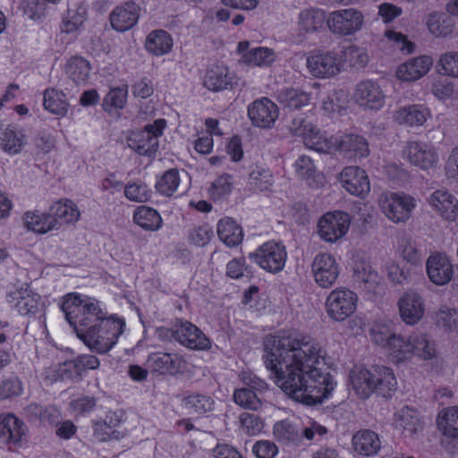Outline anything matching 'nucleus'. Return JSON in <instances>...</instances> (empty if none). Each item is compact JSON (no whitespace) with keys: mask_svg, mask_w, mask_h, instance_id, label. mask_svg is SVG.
Wrapping results in <instances>:
<instances>
[{"mask_svg":"<svg viewBox=\"0 0 458 458\" xmlns=\"http://www.w3.org/2000/svg\"><path fill=\"white\" fill-rule=\"evenodd\" d=\"M264 351L266 368L289 397L314 405L331 395L336 383L325 368L327 352L317 340L304 335H270Z\"/></svg>","mask_w":458,"mask_h":458,"instance_id":"obj_1","label":"nucleus"},{"mask_svg":"<svg viewBox=\"0 0 458 458\" xmlns=\"http://www.w3.org/2000/svg\"><path fill=\"white\" fill-rule=\"evenodd\" d=\"M61 310L77 336L92 351L109 352L123 333L125 322L101 308L98 300L78 293H68Z\"/></svg>","mask_w":458,"mask_h":458,"instance_id":"obj_2","label":"nucleus"},{"mask_svg":"<svg viewBox=\"0 0 458 458\" xmlns=\"http://www.w3.org/2000/svg\"><path fill=\"white\" fill-rule=\"evenodd\" d=\"M359 296L357 293L346 286L332 290L326 298L325 309L330 319L344 322L357 310Z\"/></svg>","mask_w":458,"mask_h":458,"instance_id":"obj_3","label":"nucleus"},{"mask_svg":"<svg viewBox=\"0 0 458 458\" xmlns=\"http://www.w3.org/2000/svg\"><path fill=\"white\" fill-rule=\"evenodd\" d=\"M378 205L384 215L394 223H405L417 207V200L405 193L385 192L378 198Z\"/></svg>","mask_w":458,"mask_h":458,"instance_id":"obj_4","label":"nucleus"},{"mask_svg":"<svg viewBox=\"0 0 458 458\" xmlns=\"http://www.w3.org/2000/svg\"><path fill=\"white\" fill-rule=\"evenodd\" d=\"M166 126L165 119H157L147 124L140 131L132 133L127 140L128 146L142 156L155 155L158 149V138Z\"/></svg>","mask_w":458,"mask_h":458,"instance_id":"obj_5","label":"nucleus"},{"mask_svg":"<svg viewBox=\"0 0 458 458\" xmlns=\"http://www.w3.org/2000/svg\"><path fill=\"white\" fill-rule=\"evenodd\" d=\"M249 257L263 269L271 273H277L285 265L287 252L284 245L270 241L262 244L254 252L250 253Z\"/></svg>","mask_w":458,"mask_h":458,"instance_id":"obj_6","label":"nucleus"},{"mask_svg":"<svg viewBox=\"0 0 458 458\" xmlns=\"http://www.w3.org/2000/svg\"><path fill=\"white\" fill-rule=\"evenodd\" d=\"M350 223L351 218L347 213L328 212L319 219L318 233L325 242H335L346 234Z\"/></svg>","mask_w":458,"mask_h":458,"instance_id":"obj_7","label":"nucleus"},{"mask_svg":"<svg viewBox=\"0 0 458 458\" xmlns=\"http://www.w3.org/2000/svg\"><path fill=\"white\" fill-rule=\"evenodd\" d=\"M311 272L318 286L330 288L339 276L340 266L334 255L329 252H320L313 259Z\"/></svg>","mask_w":458,"mask_h":458,"instance_id":"obj_8","label":"nucleus"},{"mask_svg":"<svg viewBox=\"0 0 458 458\" xmlns=\"http://www.w3.org/2000/svg\"><path fill=\"white\" fill-rule=\"evenodd\" d=\"M364 21V16L357 9L349 8L332 12L327 20L329 30L343 36L352 35L359 31Z\"/></svg>","mask_w":458,"mask_h":458,"instance_id":"obj_9","label":"nucleus"},{"mask_svg":"<svg viewBox=\"0 0 458 458\" xmlns=\"http://www.w3.org/2000/svg\"><path fill=\"white\" fill-rule=\"evenodd\" d=\"M28 428L13 414L0 417V443L9 450L21 448L27 441Z\"/></svg>","mask_w":458,"mask_h":458,"instance_id":"obj_10","label":"nucleus"},{"mask_svg":"<svg viewBox=\"0 0 458 458\" xmlns=\"http://www.w3.org/2000/svg\"><path fill=\"white\" fill-rule=\"evenodd\" d=\"M352 100L364 110L377 111L384 106L386 95L377 82L366 80L355 86Z\"/></svg>","mask_w":458,"mask_h":458,"instance_id":"obj_11","label":"nucleus"},{"mask_svg":"<svg viewBox=\"0 0 458 458\" xmlns=\"http://www.w3.org/2000/svg\"><path fill=\"white\" fill-rule=\"evenodd\" d=\"M399 316L408 326L418 324L424 317L426 310L425 300L418 292H404L397 301Z\"/></svg>","mask_w":458,"mask_h":458,"instance_id":"obj_12","label":"nucleus"},{"mask_svg":"<svg viewBox=\"0 0 458 458\" xmlns=\"http://www.w3.org/2000/svg\"><path fill=\"white\" fill-rule=\"evenodd\" d=\"M309 72L316 78H331L341 72V60L334 52H318L307 57Z\"/></svg>","mask_w":458,"mask_h":458,"instance_id":"obj_13","label":"nucleus"},{"mask_svg":"<svg viewBox=\"0 0 458 458\" xmlns=\"http://www.w3.org/2000/svg\"><path fill=\"white\" fill-rule=\"evenodd\" d=\"M342 187L350 194L365 198L370 191V182L366 172L359 166H346L339 174Z\"/></svg>","mask_w":458,"mask_h":458,"instance_id":"obj_14","label":"nucleus"},{"mask_svg":"<svg viewBox=\"0 0 458 458\" xmlns=\"http://www.w3.org/2000/svg\"><path fill=\"white\" fill-rule=\"evenodd\" d=\"M175 341L191 350H208L211 343L206 335L194 324L180 321L174 327Z\"/></svg>","mask_w":458,"mask_h":458,"instance_id":"obj_15","label":"nucleus"},{"mask_svg":"<svg viewBox=\"0 0 458 458\" xmlns=\"http://www.w3.org/2000/svg\"><path fill=\"white\" fill-rule=\"evenodd\" d=\"M248 115L254 126L271 128L279 116V109L269 98H261L249 105Z\"/></svg>","mask_w":458,"mask_h":458,"instance_id":"obj_16","label":"nucleus"},{"mask_svg":"<svg viewBox=\"0 0 458 458\" xmlns=\"http://www.w3.org/2000/svg\"><path fill=\"white\" fill-rule=\"evenodd\" d=\"M426 271L429 280L434 284L442 286L451 281L454 276V266L447 255L435 252L427 259Z\"/></svg>","mask_w":458,"mask_h":458,"instance_id":"obj_17","label":"nucleus"},{"mask_svg":"<svg viewBox=\"0 0 458 458\" xmlns=\"http://www.w3.org/2000/svg\"><path fill=\"white\" fill-rule=\"evenodd\" d=\"M403 156L411 165L424 170L433 167L438 161L436 149L420 141H409L403 148Z\"/></svg>","mask_w":458,"mask_h":458,"instance_id":"obj_18","label":"nucleus"},{"mask_svg":"<svg viewBox=\"0 0 458 458\" xmlns=\"http://www.w3.org/2000/svg\"><path fill=\"white\" fill-rule=\"evenodd\" d=\"M148 364L154 371L162 375H176L186 369L185 360L177 353L155 352L148 358Z\"/></svg>","mask_w":458,"mask_h":458,"instance_id":"obj_19","label":"nucleus"},{"mask_svg":"<svg viewBox=\"0 0 458 458\" xmlns=\"http://www.w3.org/2000/svg\"><path fill=\"white\" fill-rule=\"evenodd\" d=\"M7 302L21 315L35 314L39 306L40 296L21 286L11 290L6 296Z\"/></svg>","mask_w":458,"mask_h":458,"instance_id":"obj_20","label":"nucleus"},{"mask_svg":"<svg viewBox=\"0 0 458 458\" xmlns=\"http://www.w3.org/2000/svg\"><path fill=\"white\" fill-rule=\"evenodd\" d=\"M428 203L446 220L454 221L458 216V199L446 190L435 191L428 198Z\"/></svg>","mask_w":458,"mask_h":458,"instance_id":"obj_21","label":"nucleus"},{"mask_svg":"<svg viewBox=\"0 0 458 458\" xmlns=\"http://www.w3.org/2000/svg\"><path fill=\"white\" fill-rule=\"evenodd\" d=\"M432 64V58L428 55L411 58L399 65L396 77L403 81H417L428 72Z\"/></svg>","mask_w":458,"mask_h":458,"instance_id":"obj_22","label":"nucleus"},{"mask_svg":"<svg viewBox=\"0 0 458 458\" xmlns=\"http://www.w3.org/2000/svg\"><path fill=\"white\" fill-rule=\"evenodd\" d=\"M350 382L356 394L362 398H369L375 392L374 366L369 369L355 367L350 372Z\"/></svg>","mask_w":458,"mask_h":458,"instance_id":"obj_23","label":"nucleus"},{"mask_svg":"<svg viewBox=\"0 0 458 458\" xmlns=\"http://www.w3.org/2000/svg\"><path fill=\"white\" fill-rule=\"evenodd\" d=\"M139 19V7L132 2L117 6L110 14L112 27L117 31L132 28Z\"/></svg>","mask_w":458,"mask_h":458,"instance_id":"obj_24","label":"nucleus"},{"mask_svg":"<svg viewBox=\"0 0 458 458\" xmlns=\"http://www.w3.org/2000/svg\"><path fill=\"white\" fill-rule=\"evenodd\" d=\"M24 226L30 232L44 234L53 230H58L60 224L49 213L38 211L25 212L22 216Z\"/></svg>","mask_w":458,"mask_h":458,"instance_id":"obj_25","label":"nucleus"},{"mask_svg":"<svg viewBox=\"0 0 458 458\" xmlns=\"http://www.w3.org/2000/svg\"><path fill=\"white\" fill-rule=\"evenodd\" d=\"M430 117V111L421 105H410L399 108L394 114V120L402 125L420 126Z\"/></svg>","mask_w":458,"mask_h":458,"instance_id":"obj_26","label":"nucleus"},{"mask_svg":"<svg viewBox=\"0 0 458 458\" xmlns=\"http://www.w3.org/2000/svg\"><path fill=\"white\" fill-rule=\"evenodd\" d=\"M354 280L369 294H380L383 291L381 277L369 265L357 267L354 270Z\"/></svg>","mask_w":458,"mask_h":458,"instance_id":"obj_27","label":"nucleus"},{"mask_svg":"<svg viewBox=\"0 0 458 458\" xmlns=\"http://www.w3.org/2000/svg\"><path fill=\"white\" fill-rule=\"evenodd\" d=\"M64 70L70 81L77 86H83L89 81L91 64L86 58L75 55L67 60Z\"/></svg>","mask_w":458,"mask_h":458,"instance_id":"obj_28","label":"nucleus"},{"mask_svg":"<svg viewBox=\"0 0 458 458\" xmlns=\"http://www.w3.org/2000/svg\"><path fill=\"white\" fill-rule=\"evenodd\" d=\"M273 183V174L268 168L259 164H252L249 166L248 185L251 191H268Z\"/></svg>","mask_w":458,"mask_h":458,"instance_id":"obj_29","label":"nucleus"},{"mask_svg":"<svg viewBox=\"0 0 458 458\" xmlns=\"http://www.w3.org/2000/svg\"><path fill=\"white\" fill-rule=\"evenodd\" d=\"M338 149L350 158L361 159L369 153L367 140L360 135L346 134L338 142Z\"/></svg>","mask_w":458,"mask_h":458,"instance_id":"obj_30","label":"nucleus"},{"mask_svg":"<svg viewBox=\"0 0 458 458\" xmlns=\"http://www.w3.org/2000/svg\"><path fill=\"white\" fill-rule=\"evenodd\" d=\"M50 216L61 225L75 224L79 221L81 212L77 205L71 199H63L54 202L49 208Z\"/></svg>","mask_w":458,"mask_h":458,"instance_id":"obj_31","label":"nucleus"},{"mask_svg":"<svg viewBox=\"0 0 458 458\" xmlns=\"http://www.w3.org/2000/svg\"><path fill=\"white\" fill-rule=\"evenodd\" d=\"M396 428L412 437L423 428V422L417 410L411 407H403L394 414Z\"/></svg>","mask_w":458,"mask_h":458,"instance_id":"obj_32","label":"nucleus"},{"mask_svg":"<svg viewBox=\"0 0 458 458\" xmlns=\"http://www.w3.org/2000/svg\"><path fill=\"white\" fill-rule=\"evenodd\" d=\"M375 392L384 397H389L397 388V380L393 369L386 367L374 366Z\"/></svg>","mask_w":458,"mask_h":458,"instance_id":"obj_33","label":"nucleus"},{"mask_svg":"<svg viewBox=\"0 0 458 458\" xmlns=\"http://www.w3.org/2000/svg\"><path fill=\"white\" fill-rule=\"evenodd\" d=\"M354 450L362 455H374L381 447V441L377 433L371 430L358 431L352 437Z\"/></svg>","mask_w":458,"mask_h":458,"instance_id":"obj_34","label":"nucleus"},{"mask_svg":"<svg viewBox=\"0 0 458 458\" xmlns=\"http://www.w3.org/2000/svg\"><path fill=\"white\" fill-rule=\"evenodd\" d=\"M326 21L325 11L310 7L301 11L298 17V28L301 33H311L322 28Z\"/></svg>","mask_w":458,"mask_h":458,"instance_id":"obj_35","label":"nucleus"},{"mask_svg":"<svg viewBox=\"0 0 458 458\" xmlns=\"http://www.w3.org/2000/svg\"><path fill=\"white\" fill-rule=\"evenodd\" d=\"M437 423L445 437L458 440V406L443 409L437 415Z\"/></svg>","mask_w":458,"mask_h":458,"instance_id":"obj_36","label":"nucleus"},{"mask_svg":"<svg viewBox=\"0 0 458 458\" xmlns=\"http://www.w3.org/2000/svg\"><path fill=\"white\" fill-rule=\"evenodd\" d=\"M87 19V10L81 4H74L68 7L63 17L61 30L67 34L78 32Z\"/></svg>","mask_w":458,"mask_h":458,"instance_id":"obj_37","label":"nucleus"},{"mask_svg":"<svg viewBox=\"0 0 458 458\" xmlns=\"http://www.w3.org/2000/svg\"><path fill=\"white\" fill-rule=\"evenodd\" d=\"M217 235L228 247L237 246L242 242L243 237L241 226L229 217L219 221L217 225Z\"/></svg>","mask_w":458,"mask_h":458,"instance_id":"obj_38","label":"nucleus"},{"mask_svg":"<svg viewBox=\"0 0 458 458\" xmlns=\"http://www.w3.org/2000/svg\"><path fill=\"white\" fill-rule=\"evenodd\" d=\"M274 436L277 441L286 445H299L301 442V429L288 420L275 424Z\"/></svg>","mask_w":458,"mask_h":458,"instance_id":"obj_39","label":"nucleus"},{"mask_svg":"<svg viewBox=\"0 0 458 458\" xmlns=\"http://www.w3.org/2000/svg\"><path fill=\"white\" fill-rule=\"evenodd\" d=\"M215 402L208 394L200 393L186 394L182 398V406L194 414H203L213 410Z\"/></svg>","mask_w":458,"mask_h":458,"instance_id":"obj_40","label":"nucleus"},{"mask_svg":"<svg viewBox=\"0 0 458 458\" xmlns=\"http://www.w3.org/2000/svg\"><path fill=\"white\" fill-rule=\"evenodd\" d=\"M134 222L147 231H157L161 228L163 221L159 213L149 207H139L133 215Z\"/></svg>","mask_w":458,"mask_h":458,"instance_id":"obj_41","label":"nucleus"},{"mask_svg":"<svg viewBox=\"0 0 458 458\" xmlns=\"http://www.w3.org/2000/svg\"><path fill=\"white\" fill-rule=\"evenodd\" d=\"M25 144L26 137L24 133L13 126H8L0 137L2 148L10 154L19 153Z\"/></svg>","mask_w":458,"mask_h":458,"instance_id":"obj_42","label":"nucleus"},{"mask_svg":"<svg viewBox=\"0 0 458 458\" xmlns=\"http://www.w3.org/2000/svg\"><path fill=\"white\" fill-rule=\"evenodd\" d=\"M145 45L149 53L163 55L171 50L173 39L166 31L155 30L148 34Z\"/></svg>","mask_w":458,"mask_h":458,"instance_id":"obj_43","label":"nucleus"},{"mask_svg":"<svg viewBox=\"0 0 458 458\" xmlns=\"http://www.w3.org/2000/svg\"><path fill=\"white\" fill-rule=\"evenodd\" d=\"M233 77L225 67H215L208 71L204 79V85L212 91H220L227 89L232 83Z\"/></svg>","mask_w":458,"mask_h":458,"instance_id":"obj_44","label":"nucleus"},{"mask_svg":"<svg viewBox=\"0 0 458 458\" xmlns=\"http://www.w3.org/2000/svg\"><path fill=\"white\" fill-rule=\"evenodd\" d=\"M278 102L289 109H299L309 104L310 95L301 89L287 88L277 93Z\"/></svg>","mask_w":458,"mask_h":458,"instance_id":"obj_45","label":"nucleus"},{"mask_svg":"<svg viewBox=\"0 0 458 458\" xmlns=\"http://www.w3.org/2000/svg\"><path fill=\"white\" fill-rule=\"evenodd\" d=\"M44 106L50 113L59 116L66 115L69 109L65 94L55 89L45 90Z\"/></svg>","mask_w":458,"mask_h":458,"instance_id":"obj_46","label":"nucleus"},{"mask_svg":"<svg viewBox=\"0 0 458 458\" xmlns=\"http://www.w3.org/2000/svg\"><path fill=\"white\" fill-rule=\"evenodd\" d=\"M276 53L267 47H253L242 55L241 61L253 66H268L276 60Z\"/></svg>","mask_w":458,"mask_h":458,"instance_id":"obj_47","label":"nucleus"},{"mask_svg":"<svg viewBox=\"0 0 458 458\" xmlns=\"http://www.w3.org/2000/svg\"><path fill=\"white\" fill-rule=\"evenodd\" d=\"M394 335L391 323L385 319L375 321L369 330L371 341L386 349Z\"/></svg>","mask_w":458,"mask_h":458,"instance_id":"obj_48","label":"nucleus"},{"mask_svg":"<svg viewBox=\"0 0 458 458\" xmlns=\"http://www.w3.org/2000/svg\"><path fill=\"white\" fill-rule=\"evenodd\" d=\"M412 354L423 360H431L436 357L437 350L433 341L424 334L411 335Z\"/></svg>","mask_w":458,"mask_h":458,"instance_id":"obj_49","label":"nucleus"},{"mask_svg":"<svg viewBox=\"0 0 458 458\" xmlns=\"http://www.w3.org/2000/svg\"><path fill=\"white\" fill-rule=\"evenodd\" d=\"M426 24L430 33L436 37H445L453 31L452 21L445 13H430Z\"/></svg>","mask_w":458,"mask_h":458,"instance_id":"obj_50","label":"nucleus"},{"mask_svg":"<svg viewBox=\"0 0 458 458\" xmlns=\"http://www.w3.org/2000/svg\"><path fill=\"white\" fill-rule=\"evenodd\" d=\"M305 146L320 153H328L332 149V143L316 125L302 140Z\"/></svg>","mask_w":458,"mask_h":458,"instance_id":"obj_51","label":"nucleus"},{"mask_svg":"<svg viewBox=\"0 0 458 458\" xmlns=\"http://www.w3.org/2000/svg\"><path fill=\"white\" fill-rule=\"evenodd\" d=\"M180 175L177 169H169L157 180V191L164 196H172L180 185Z\"/></svg>","mask_w":458,"mask_h":458,"instance_id":"obj_52","label":"nucleus"},{"mask_svg":"<svg viewBox=\"0 0 458 458\" xmlns=\"http://www.w3.org/2000/svg\"><path fill=\"white\" fill-rule=\"evenodd\" d=\"M233 401L239 406L257 411L262 405L259 394L250 388L241 387L234 390Z\"/></svg>","mask_w":458,"mask_h":458,"instance_id":"obj_53","label":"nucleus"},{"mask_svg":"<svg viewBox=\"0 0 458 458\" xmlns=\"http://www.w3.org/2000/svg\"><path fill=\"white\" fill-rule=\"evenodd\" d=\"M386 349L398 361L410 358L412 354L411 335L403 338L394 335Z\"/></svg>","mask_w":458,"mask_h":458,"instance_id":"obj_54","label":"nucleus"},{"mask_svg":"<svg viewBox=\"0 0 458 458\" xmlns=\"http://www.w3.org/2000/svg\"><path fill=\"white\" fill-rule=\"evenodd\" d=\"M436 324L444 330L452 332L458 327V312L447 306H442L435 313Z\"/></svg>","mask_w":458,"mask_h":458,"instance_id":"obj_55","label":"nucleus"},{"mask_svg":"<svg viewBox=\"0 0 458 458\" xmlns=\"http://www.w3.org/2000/svg\"><path fill=\"white\" fill-rule=\"evenodd\" d=\"M293 167L296 175L300 179L307 181L309 184H311V182L315 181L316 177L318 176L312 159L307 156L299 157L295 161Z\"/></svg>","mask_w":458,"mask_h":458,"instance_id":"obj_56","label":"nucleus"},{"mask_svg":"<svg viewBox=\"0 0 458 458\" xmlns=\"http://www.w3.org/2000/svg\"><path fill=\"white\" fill-rule=\"evenodd\" d=\"M344 61L354 68H364L369 63V55L365 49L356 46H349L343 51Z\"/></svg>","mask_w":458,"mask_h":458,"instance_id":"obj_57","label":"nucleus"},{"mask_svg":"<svg viewBox=\"0 0 458 458\" xmlns=\"http://www.w3.org/2000/svg\"><path fill=\"white\" fill-rule=\"evenodd\" d=\"M124 194L127 199L136 202H146L150 198V191L141 182H130L124 188Z\"/></svg>","mask_w":458,"mask_h":458,"instance_id":"obj_58","label":"nucleus"},{"mask_svg":"<svg viewBox=\"0 0 458 458\" xmlns=\"http://www.w3.org/2000/svg\"><path fill=\"white\" fill-rule=\"evenodd\" d=\"M399 242V250L405 260L412 265H417L421 262V254L416 248L413 241L408 237H402Z\"/></svg>","mask_w":458,"mask_h":458,"instance_id":"obj_59","label":"nucleus"},{"mask_svg":"<svg viewBox=\"0 0 458 458\" xmlns=\"http://www.w3.org/2000/svg\"><path fill=\"white\" fill-rule=\"evenodd\" d=\"M22 391V383L16 377L4 378L0 383V399L4 400L19 396Z\"/></svg>","mask_w":458,"mask_h":458,"instance_id":"obj_60","label":"nucleus"},{"mask_svg":"<svg viewBox=\"0 0 458 458\" xmlns=\"http://www.w3.org/2000/svg\"><path fill=\"white\" fill-rule=\"evenodd\" d=\"M441 73L446 76L458 78V52H447L438 60Z\"/></svg>","mask_w":458,"mask_h":458,"instance_id":"obj_61","label":"nucleus"},{"mask_svg":"<svg viewBox=\"0 0 458 458\" xmlns=\"http://www.w3.org/2000/svg\"><path fill=\"white\" fill-rule=\"evenodd\" d=\"M240 422L242 430L250 436L258 435L264 427L263 421L259 416L249 412H243L240 416Z\"/></svg>","mask_w":458,"mask_h":458,"instance_id":"obj_62","label":"nucleus"},{"mask_svg":"<svg viewBox=\"0 0 458 458\" xmlns=\"http://www.w3.org/2000/svg\"><path fill=\"white\" fill-rule=\"evenodd\" d=\"M314 125L311 121L308 120L302 114H299L291 119L287 124V128L293 135L301 137L303 140L306 134L312 130Z\"/></svg>","mask_w":458,"mask_h":458,"instance_id":"obj_63","label":"nucleus"},{"mask_svg":"<svg viewBox=\"0 0 458 458\" xmlns=\"http://www.w3.org/2000/svg\"><path fill=\"white\" fill-rule=\"evenodd\" d=\"M213 236V231L208 225H195L189 232V240L197 246H205Z\"/></svg>","mask_w":458,"mask_h":458,"instance_id":"obj_64","label":"nucleus"}]
</instances>
